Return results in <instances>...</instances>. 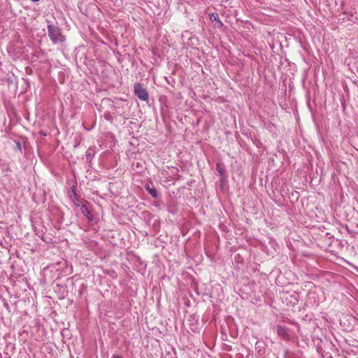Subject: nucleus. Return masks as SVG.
<instances>
[{
    "mask_svg": "<svg viewBox=\"0 0 358 358\" xmlns=\"http://www.w3.org/2000/svg\"><path fill=\"white\" fill-rule=\"evenodd\" d=\"M47 29L48 35L53 44H62L66 41L65 36L57 24H50L48 21Z\"/></svg>",
    "mask_w": 358,
    "mask_h": 358,
    "instance_id": "1",
    "label": "nucleus"
},
{
    "mask_svg": "<svg viewBox=\"0 0 358 358\" xmlns=\"http://www.w3.org/2000/svg\"><path fill=\"white\" fill-rule=\"evenodd\" d=\"M80 211L82 212L83 215L89 220L92 221L93 220V216L91 212L83 202H80Z\"/></svg>",
    "mask_w": 358,
    "mask_h": 358,
    "instance_id": "4",
    "label": "nucleus"
},
{
    "mask_svg": "<svg viewBox=\"0 0 358 358\" xmlns=\"http://www.w3.org/2000/svg\"><path fill=\"white\" fill-rule=\"evenodd\" d=\"M31 1H34V2H38V1H39L40 0H31Z\"/></svg>",
    "mask_w": 358,
    "mask_h": 358,
    "instance_id": "12",
    "label": "nucleus"
},
{
    "mask_svg": "<svg viewBox=\"0 0 358 358\" xmlns=\"http://www.w3.org/2000/svg\"><path fill=\"white\" fill-rule=\"evenodd\" d=\"M73 194H74V196H75V199H76V201H77V202L76 203V207H78V208H80V202H81V201H79V199L77 198V197H78V196H77L76 192V191H75L74 189L73 190Z\"/></svg>",
    "mask_w": 358,
    "mask_h": 358,
    "instance_id": "9",
    "label": "nucleus"
},
{
    "mask_svg": "<svg viewBox=\"0 0 358 358\" xmlns=\"http://www.w3.org/2000/svg\"><path fill=\"white\" fill-rule=\"evenodd\" d=\"M210 19L212 22L215 24L216 27H221L223 24L222 21L220 20L219 15L217 13H213L210 15Z\"/></svg>",
    "mask_w": 358,
    "mask_h": 358,
    "instance_id": "5",
    "label": "nucleus"
},
{
    "mask_svg": "<svg viewBox=\"0 0 358 358\" xmlns=\"http://www.w3.org/2000/svg\"><path fill=\"white\" fill-rule=\"evenodd\" d=\"M8 358H10V357H8Z\"/></svg>",
    "mask_w": 358,
    "mask_h": 358,
    "instance_id": "13",
    "label": "nucleus"
},
{
    "mask_svg": "<svg viewBox=\"0 0 358 358\" xmlns=\"http://www.w3.org/2000/svg\"><path fill=\"white\" fill-rule=\"evenodd\" d=\"M216 170L218 172V173L221 178V180H223L225 176V173H226L225 166H224V164L217 163L216 164Z\"/></svg>",
    "mask_w": 358,
    "mask_h": 358,
    "instance_id": "6",
    "label": "nucleus"
},
{
    "mask_svg": "<svg viewBox=\"0 0 358 358\" xmlns=\"http://www.w3.org/2000/svg\"><path fill=\"white\" fill-rule=\"evenodd\" d=\"M276 333L278 336L281 337L285 341H289L291 338L289 329L285 326L277 325Z\"/></svg>",
    "mask_w": 358,
    "mask_h": 358,
    "instance_id": "3",
    "label": "nucleus"
},
{
    "mask_svg": "<svg viewBox=\"0 0 358 358\" xmlns=\"http://www.w3.org/2000/svg\"><path fill=\"white\" fill-rule=\"evenodd\" d=\"M113 358H121V357L119 356L118 355H113Z\"/></svg>",
    "mask_w": 358,
    "mask_h": 358,
    "instance_id": "10",
    "label": "nucleus"
},
{
    "mask_svg": "<svg viewBox=\"0 0 358 358\" xmlns=\"http://www.w3.org/2000/svg\"><path fill=\"white\" fill-rule=\"evenodd\" d=\"M105 115V117H106V119H108V114H107V113H105V115Z\"/></svg>",
    "mask_w": 358,
    "mask_h": 358,
    "instance_id": "11",
    "label": "nucleus"
},
{
    "mask_svg": "<svg viewBox=\"0 0 358 358\" xmlns=\"http://www.w3.org/2000/svg\"><path fill=\"white\" fill-rule=\"evenodd\" d=\"M145 187V189L152 196V197L157 198L159 196L158 191L153 186H150V185L147 184Z\"/></svg>",
    "mask_w": 358,
    "mask_h": 358,
    "instance_id": "7",
    "label": "nucleus"
},
{
    "mask_svg": "<svg viewBox=\"0 0 358 358\" xmlns=\"http://www.w3.org/2000/svg\"><path fill=\"white\" fill-rule=\"evenodd\" d=\"M255 349L260 354H264L265 352V343L264 341H257L255 343Z\"/></svg>",
    "mask_w": 358,
    "mask_h": 358,
    "instance_id": "8",
    "label": "nucleus"
},
{
    "mask_svg": "<svg viewBox=\"0 0 358 358\" xmlns=\"http://www.w3.org/2000/svg\"><path fill=\"white\" fill-rule=\"evenodd\" d=\"M134 94L135 95L142 101H148V93L141 84L137 83L134 85Z\"/></svg>",
    "mask_w": 358,
    "mask_h": 358,
    "instance_id": "2",
    "label": "nucleus"
}]
</instances>
